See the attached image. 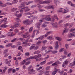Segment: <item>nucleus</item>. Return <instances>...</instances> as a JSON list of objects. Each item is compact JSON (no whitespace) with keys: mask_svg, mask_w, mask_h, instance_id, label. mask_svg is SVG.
Returning a JSON list of instances; mask_svg holds the SVG:
<instances>
[{"mask_svg":"<svg viewBox=\"0 0 75 75\" xmlns=\"http://www.w3.org/2000/svg\"><path fill=\"white\" fill-rule=\"evenodd\" d=\"M46 60L43 61L40 63V65H44V64L46 63Z\"/></svg>","mask_w":75,"mask_h":75,"instance_id":"obj_10","label":"nucleus"},{"mask_svg":"<svg viewBox=\"0 0 75 75\" xmlns=\"http://www.w3.org/2000/svg\"><path fill=\"white\" fill-rule=\"evenodd\" d=\"M9 33V34H7V36H9V37H12V36H14L16 35V33L14 34H13V32H11V31H10L8 32Z\"/></svg>","mask_w":75,"mask_h":75,"instance_id":"obj_2","label":"nucleus"},{"mask_svg":"<svg viewBox=\"0 0 75 75\" xmlns=\"http://www.w3.org/2000/svg\"><path fill=\"white\" fill-rule=\"evenodd\" d=\"M44 3H46V4H50V1H44Z\"/></svg>","mask_w":75,"mask_h":75,"instance_id":"obj_25","label":"nucleus"},{"mask_svg":"<svg viewBox=\"0 0 75 75\" xmlns=\"http://www.w3.org/2000/svg\"><path fill=\"white\" fill-rule=\"evenodd\" d=\"M18 49L19 50H20V51H22L23 52V49L22 48V46H19L18 47Z\"/></svg>","mask_w":75,"mask_h":75,"instance_id":"obj_15","label":"nucleus"},{"mask_svg":"<svg viewBox=\"0 0 75 75\" xmlns=\"http://www.w3.org/2000/svg\"><path fill=\"white\" fill-rule=\"evenodd\" d=\"M7 18L4 19H3V21H4V23H6V21H7Z\"/></svg>","mask_w":75,"mask_h":75,"instance_id":"obj_49","label":"nucleus"},{"mask_svg":"<svg viewBox=\"0 0 75 75\" xmlns=\"http://www.w3.org/2000/svg\"><path fill=\"white\" fill-rule=\"evenodd\" d=\"M54 25L55 28H57V27H58V24H57V23H54Z\"/></svg>","mask_w":75,"mask_h":75,"instance_id":"obj_27","label":"nucleus"},{"mask_svg":"<svg viewBox=\"0 0 75 75\" xmlns=\"http://www.w3.org/2000/svg\"><path fill=\"white\" fill-rule=\"evenodd\" d=\"M68 29H67V28H64L63 32V34L64 33H65L68 32Z\"/></svg>","mask_w":75,"mask_h":75,"instance_id":"obj_13","label":"nucleus"},{"mask_svg":"<svg viewBox=\"0 0 75 75\" xmlns=\"http://www.w3.org/2000/svg\"><path fill=\"white\" fill-rule=\"evenodd\" d=\"M42 23L41 22H39L36 25H38L37 27L39 30H40V25H41Z\"/></svg>","mask_w":75,"mask_h":75,"instance_id":"obj_8","label":"nucleus"},{"mask_svg":"<svg viewBox=\"0 0 75 75\" xmlns=\"http://www.w3.org/2000/svg\"><path fill=\"white\" fill-rule=\"evenodd\" d=\"M46 20L48 21H51V18L50 17L47 18H46Z\"/></svg>","mask_w":75,"mask_h":75,"instance_id":"obj_62","label":"nucleus"},{"mask_svg":"<svg viewBox=\"0 0 75 75\" xmlns=\"http://www.w3.org/2000/svg\"><path fill=\"white\" fill-rule=\"evenodd\" d=\"M45 52L46 54H48V53H49L50 52H52V50H49L48 51L47 50H45Z\"/></svg>","mask_w":75,"mask_h":75,"instance_id":"obj_40","label":"nucleus"},{"mask_svg":"<svg viewBox=\"0 0 75 75\" xmlns=\"http://www.w3.org/2000/svg\"><path fill=\"white\" fill-rule=\"evenodd\" d=\"M28 19L26 20L23 21V23L24 24H26L27 25H28Z\"/></svg>","mask_w":75,"mask_h":75,"instance_id":"obj_9","label":"nucleus"},{"mask_svg":"<svg viewBox=\"0 0 75 75\" xmlns=\"http://www.w3.org/2000/svg\"><path fill=\"white\" fill-rule=\"evenodd\" d=\"M12 71V69L11 68V69H9L8 70V74H9V73H10V72H11Z\"/></svg>","mask_w":75,"mask_h":75,"instance_id":"obj_43","label":"nucleus"},{"mask_svg":"<svg viewBox=\"0 0 75 75\" xmlns=\"http://www.w3.org/2000/svg\"><path fill=\"white\" fill-rule=\"evenodd\" d=\"M30 55V53L29 52L26 53L25 54V55L26 56H28Z\"/></svg>","mask_w":75,"mask_h":75,"instance_id":"obj_55","label":"nucleus"},{"mask_svg":"<svg viewBox=\"0 0 75 75\" xmlns=\"http://www.w3.org/2000/svg\"><path fill=\"white\" fill-rule=\"evenodd\" d=\"M37 30H36V31L35 30H34L33 31V34L32 35V37H34V35H35V33L36 32H37Z\"/></svg>","mask_w":75,"mask_h":75,"instance_id":"obj_17","label":"nucleus"},{"mask_svg":"<svg viewBox=\"0 0 75 75\" xmlns=\"http://www.w3.org/2000/svg\"><path fill=\"white\" fill-rule=\"evenodd\" d=\"M44 73H45V72H44V70H43L41 71L40 74H39V75H42V74H44Z\"/></svg>","mask_w":75,"mask_h":75,"instance_id":"obj_19","label":"nucleus"},{"mask_svg":"<svg viewBox=\"0 0 75 75\" xmlns=\"http://www.w3.org/2000/svg\"><path fill=\"white\" fill-rule=\"evenodd\" d=\"M54 17L55 18L57 19V20H58V18L57 17V16L56 15H54Z\"/></svg>","mask_w":75,"mask_h":75,"instance_id":"obj_48","label":"nucleus"},{"mask_svg":"<svg viewBox=\"0 0 75 75\" xmlns=\"http://www.w3.org/2000/svg\"><path fill=\"white\" fill-rule=\"evenodd\" d=\"M39 11H40V12H42V11H44L45 10L43 9H40L39 10Z\"/></svg>","mask_w":75,"mask_h":75,"instance_id":"obj_60","label":"nucleus"},{"mask_svg":"<svg viewBox=\"0 0 75 75\" xmlns=\"http://www.w3.org/2000/svg\"><path fill=\"white\" fill-rule=\"evenodd\" d=\"M21 5H25V4H27V2H23L21 3Z\"/></svg>","mask_w":75,"mask_h":75,"instance_id":"obj_29","label":"nucleus"},{"mask_svg":"<svg viewBox=\"0 0 75 75\" xmlns=\"http://www.w3.org/2000/svg\"><path fill=\"white\" fill-rule=\"evenodd\" d=\"M36 56H37L38 58H40V57H41V54H39L38 55H36Z\"/></svg>","mask_w":75,"mask_h":75,"instance_id":"obj_59","label":"nucleus"},{"mask_svg":"<svg viewBox=\"0 0 75 75\" xmlns=\"http://www.w3.org/2000/svg\"><path fill=\"white\" fill-rule=\"evenodd\" d=\"M41 69H42V67L41 66L39 68H36V69L37 71H39V70H40Z\"/></svg>","mask_w":75,"mask_h":75,"instance_id":"obj_34","label":"nucleus"},{"mask_svg":"<svg viewBox=\"0 0 75 75\" xmlns=\"http://www.w3.org/2000/svg\"><path fill=\"white\" fill-rule=\"evenodd\" d=\"M11 62V60H10L9 61H7L6 62V64H10V62Z\"/></svg>","mask_w":75,"mask_h":75,"instance_id":"obj_47","label":"nucleus"},{"mask_svg":"<svg viewBox=\"0 0 75 75\" xmlns=\"http://www.w3.org/2000/svg\"><path fill=\"white\" fill-rule=\"evenodd\" d=\"M35 2L36 3H38L39 2L40 4L44 3V1L42 0H35Z\"/></svg>","mask_w":75,"mask_h":75,"instance_id":"obj_3","label":"nucleus"},{"mask_svg":"<svg viewBox=\"0 0 75 75\" xmlns=\"http://www.w3.org/2000/svg\"><path fill=\"white\" fill-rule=\"evenodd\" d=\"M20 23H15L14 27H15V28H17V27H20Z\"/></svg>","mask_w":75,"mask_h":75,"instance_id":"obj_5","label":"nucleus"},{"mask_svg":"<svg viewBox=\"0 0 75 75\" xmlns=\"http://www.w3.org/2000/svg\"><path fill=\"white\" fill-rule=\"evenodd\" d=\"M58 52V51L57 50H54L52 52V54H56Z\"/></svg>","mask_w":75,"mask_h":75,"instance_id":"obj_24","label":"nucleus"},{"mask_svg":"<svg viewBox=\"0 0 75 75\" xmlns=\"http://www.w3.org/2000/svg\"><path fill=\"white\" fill-rule=\"evenodd\" d=\"M6 37V35H3L0 36V38H4Z\"/></svg>","mask_w":75,"mask_h":75,"instance_id":"obj_28","label":"nucleus"},{"mask_svg":"<svg viewBox=\"0 0 75 75\" xmlns=\"http://www.w3.org/2000/svg\"><path fill=\"white\" fill-rule=\"evenodd\" d=\"M58 41H61V38L59 37H57L55 38Z\"/></svg>","mask_w":75,"mask_h":75,"instance_id":"obj_16","label":"nucleus"},{"mask_svg":"<svg viewBox=\"0 0 75 75\" xmlns=\"http://www.w3.org/2000/svg\"><path fill=\"white\" fill-rule=\"evenodd\" d=\"M42 27H47V25H45L44 24H43L42 25Z\"/></svg>","mask_w":75,"mask_h":75,"instance_id":"obj_61","label":"nucleus"},{"mask_svg":"<svg viewBox=\"0 0 75 75\" xmlns=\"http://www.w3.org/2000/svg\"><path fill=\"white\" fill-rule=\"evenodd\" d=\"M74 36V37H75V35L73 33H70L69 34V37H72Z\"/></svg>","mask_w":75,"mask_h":75,"instance_id":"obj_14","label":"nucleus"},{"mask_svg":"<svg viewBox=\"0 0 75 75\" xmlns=\"http://www.w3.org/2000/svg\"><path fill=\"white\" fill-rule=\"evenodd\" d=\"M50 67L48 66H47L46 67V70H48V69H50Z\"/></svg>","mask_w":75,"mask_h":75,"instance_id":"obj_64","label":"nucleus"},{"mask_svg":"<svg viewBox=\"0 0 75 75\" xmlns=\"http://www.w3.org/2000/svg\"><path fill=\"white\" fill-rule=\"evenodd\" d=\"M72 7H75V4H73V3H72L70 5Z\"/></svg>","mask_w":75,"mask_h":75,"instance_id":"obj_53","label":"nucleus"},{"mask_svg":"<svg viewBox=\"0 0 75 75\" xmlns=\"http://www.w3.org/2000/svg\"><path fill=\"white\" fill-rule=\"evenodd\" d=\"M64 49L63 48H61V49L59 50V52H63V51L64 50Z\"/></svg>","mask_w":75,"mask_h":75,"instance_id":"obj_41","label":"nucleus"},{"mask_svg":"<svg viewBox=\"0 0 75 75\" xmlns=\"http://www.w3.org/2000/svg\"><path fill=\"white\" fill-rule=\"evenodd\" d=\"M15 20L17 22H20L21 21L20 19L18 18H16Z\"/></svg>","mask_w":75,"mask_h":75,"instance_id":"obj_20","label":"nucleus"},{"mask_svg":"<svg viewBox=\"0 0 75 75\" xmlns=\"http://www.w3.org/2000/svg\"><path fill=\"white\" fill-rule=\"evenodd\" d=\"M8 52V49H7L5 50L4 51V54H6V53H7V52Z\"/></svg>","mask_w":75,"mask_h":75,"instance_id":"obj_35","label":"nucleus"},{"mask_svg":"<svg viewBox=\"0 0 75 75\" xmlns=\"http://www.w3.org/2000/svg\"><path fill=\"white\" fill-rule=\"evenodd\" d=\"M40 52H41V51H36L34 52V54H40Z\"/></svg>","mask_w":75,"mask_h":75,"instance_id":"obj_18","label":"nucleus"},{"mask_svg":"<svg viewBox=\"0 0 75 75\" xmlns=\"http://www.w3.org/2000/svg\"><path fill=\"white\" fill-rule=\"evenodd\" d=\"M23 38H27V35H23Z\"/></svg>","mask_w":75,"mask_h":75,"instance_id":"obj_54","label":"nucleus"},{"mask_svg":"<svg viewBox=\"0 0 75 75\" xmlns=\"http://www.w3.org/2000/svg\"><path fill=\"white\" fill-rule=\"evenodd\" d=\"M16 39H17L16 38H14L11 41V42H15V41H16Z\"/></svg>","mask_w":75,"mask_h":75,"instance_id":"obj_32","label":"nucleus"},{"mask_svg":"<svg viewBox=\"0 0 75 75\" xmlns=\"http://www.w3.org/2000/svg\"><path fill=\"white\" fill-rule=\"evenodd\" d=\"M33 20H30L29 21L28 19V25H30V24H31L33 23Z\"/></svg>","mask_w":75,"mask_h":75,"instance_id":"obj_12","label":"nucleus"},{"mask_svg":"<svg viewBox=\"0 0 75 75\" xmlns=\"http://www.w3.org/2000/svg\"><path fill=\"white\" fill-rule=\"evenodd\" d=\"M12 45H13L12 43H9L6 46V47H8L11 46Z\"/></svg>","mask_w":75,"mask_h":75,"instance_id":"obj_30","label":"nucleus"},{"mask_svg":"<svg viewBox=\"0 0 75 75\" xmlns=\"http://www.w3.org/2000/svg\"><path fill=\"white\" fill-rule=\"evenodd\" d=\"M14 32L15 33H18V32H19L18 29H15L14 30Z\"/></svg>","mask_w":75,"mask_h":75,"instance_id":"obj_23","label":"nucleus"},{"mask_svg":"<svg viewBox=\"0 0 75 75\" xmlns=\"http://www.w3.org/2000/svg\"><path fill=\"white\" fill-rule=\"evenodd\" d=\"M15 16L18 17H22V14H21L18 15H17V14H15Z\"/></svg>","mask_w":75,"mask_h":75,"instance_id":"obj_22","label":"nucleus"},{"mask_svg":"<svg viewBox=\"0 0 75 75\" xmlns=\"http://www.w3.org/2000/svg\"><path fill=\"white\" fill-rule=\"evenodd\" d=\"M35 47V46H31V47H30V50H31L33 49V48H34Z\"/></svg>","mask_w":75,"mask_h":75,"instance_id":"obj_46","label":"nucleus"},{"mask_svg":"<svg viewBox=\"0 0 75 75\" xmlns=\"http://www.w3.org/2000/svg\"><path fill=\"white\" fill-rule=\"evenodd\" d=\"M31 63V62L30 61H28L27 62H26L25 65H29Z\"/></svg>","mask_w":75,"mask_h":75,"instance_id":"obj_38","label":"nucleus"},{"mask_svg":"<svg viewBox=\"0 0 75 75\" xmlns=\"http://www.w3.org/2000/svg\"><path fill=\"white\" fill-rule=\"evenodd\" d=\"M6 6L7 5H12L13 4V3H10V2H7L6 3Z\"/></svg>","mask_w":75,"mask_h":75,"instance_id":"obj_31","label":"nucleus"},{"mask_svg":"<svg viewBox=\"0 0 75 75\" xmlns=\"http://www.w3.org/2000/svg\"><path fill=\"white\" fill-rule=\"evenodd\" d=\"M7 6V5L5 3L4 4H2L1 6L2 7H6Z\"/></svg>","mask_w":75,"mask_h":75,"instance_id":"obj_37","label":"nucleus"},{"mask_svg":"<svg viewBox=\"0 0 75 75\" xmlns=\"http://www.w3.org/2000/svg\"><path fill=\"white\" fill-rule=\"evenodd\" d=\"M47 39L48 40H53L54 38L52 36L50 35L47 37Z\"/></svg>","mask_w":75,"mask_h":75,"instance_id":"obj_11","label":"nucleus"},{"mask_svg":"<svg viewBox=\"0 0 75 75\" xmlns=\"http://www.w3.org/2000/svg\"><path fill=\"white\" fill-rule=\"evenodd\" d=\"M58 64L57 62H55L53 64H52V66H54V65H57Z\"/></svg>","mask_w":75,"mask_h":75,"instance_id":"obj_52","label":"nucleus"},{"mask_svg":"<svg viewBox=\"0 0 75 75\" xmlns=\"http://www.w3.org/2000/svg\"><path fill=\"white\" fill-rule=\"evenodd\" d=\"M68 64V61L66 60L62 64V67H64L65 66H67Z\"/></svg>","mask_w":75,"mask_h":75,"instance_id":"obj_4","label":"nucleus"},{"mask_svg":"<svg viewBox=\"0 0 75 75\" xmlns=\"http://www.w3.org/2000/svg\"><path fill=\"white\" fill-rule=\"evenodd\" d=\"M6 14H7V13L6 12H3L1 14V15H6Z\"/></svg>","mask_w":75,"mask_h":75,"instance_id":"obj_42","label":"nucleus"},{"mask_svg":"<svg viewBox=\"0 0 75 75\" xmlns=\"http://www.w3.org/2000/svg\"><path fill=\"white\" fill-rule=\"evenodd\" d=\"M4 69L3 70V72H6L7 70V67H4Z\"/></svg>","mask_w":75,"mask_h":75,"instance_id":"obj_39","label":"nucleus"},{"mask_svg":"<svg viewBox=\"0 0 75 75\" xmlns=\"http://www.w3.org/2000/svg\"><path fill=\"white\" fill-rule=\"evenodd\" d=\"M18 35H21L22 34H23V32H21L18 33Z\"/></svg>","mask_w":75,"mask_h":75,"instance_id":"obj_56","label":"nucleus"},{"mask_svg":"<svg viewBox=\"0 0 75 75\" xmlns=\"http://www.w3.org/2000/svg\"><path fill=\"white\" fill-rule=\"evenodd\" d=\"M32 13H30V12H28L25 13V15H31Z\"/></svg>","mask_w":75,"mask_h":75,"instance_id":"obj_21","label":"nucleus"},{"mask_svg":"<svg viewBox=\"0 0 75 75\" xmlns=\"http://www.w3.org/2000/svg\"><path fill=\"white\" fill-rule=\"evenodd\" d=\"M33 69H31L29 70V71L30 72H29V74H32V73H33L34 74H35L37 72L36 71Z\"/></svg>","mask_w":75,"mask_h":75,"instance_id":"obj_6","label":"nucleus"},{"mask_svg":"<svg viewBox=\"0 0 75 75\" xmlns=\"http://www.w3.org/2000/svg\"><path fill=\"white\" fill-rule=\"evenodd\" d=\"M47 57H46L45 58V59H47L49 58V57H50V56L47 55Z\"/></svg>","mask_w":75,"mask_h":75,"instance_id":"obj_57","label":"nucleus"},{"mask_svg":"<svg viewBox=\"0 0 75 75\" xmlns=\"http://www.w3.org/2000/svg\"><path fill=\"white\" fill-rule=\"evenodd\" d=\"M28 59H26L23 60L22 62H21V65H24L25 63L26 62H27V61H28Z\"/></svg>","mask_w":75,"mask_h":75,"instance_id":"obj_7","label":"nucleus"},{"mask_svg":"<svg viewBox=\"0 0 75 75\" xmlns=\"http://www.w3.org/2000/svg\"><path fill=\"white\" fill-rule=\"evenodd\" d=\"M19 40H21V41H24V39L22 38H19Z\"/></svg>","mask_w":75,"mask_h":75,"instance_id":"obj_50","label":"nucleus"},{"mask_svg":"<svg viewBox=\"0 0 75 75\" xmlns=\"http://www.w3.org/2000/svg\"><path fill=\"white\" fill-rule=\"evenodd\" d=\"M17 9V8H13L11 10V11H12V12H14V11H16Z\"/></svg>","mask_w":75,"mask_h":75,"instance_id":"obj_33","label":"nucleus"},{"mask_svg":"<svg viewBox=\"0 0 75 75\" xmlns=\"http://www.w3.org/2000/svg\"><path fill=\"white\" fill-rule=\"evenodd\" d=\"M24 7H25V6L21 5V6H19V8H21Z\"/></svg>","mask_w":75,"mask_h":75,"instance_id":"obj_58","label":"nucleus"},{"mask_svg":"<svg viewBox=\"0 0 75 75\" xmlns=\"http://www.w3.org/2000/svg\"><path fill=\"white\" fill-rule=\"evenodd\" d=\"M34 58H35L34 56V57L31 56L29 57V58L27 59H28V60H29V59H34Z\"/></svg>","mask_w":75,"mask_h":75,"instance_id":"obj_45","label":"nucleus"},{"mask_svg":"<svg viewBox=\"0 0 75 75\" xmlns=\"http://www.w3.org/2000/svg\"><path fill=\"white\" fill-rule=\"evenodd\" d=\"M52 32L51 31L48 32L46 34L47 35H49L50 34H51V33Z\"/></svg>","mask_w":75,"mask_h":75,"instance_id":"obj_44","label":"nucleus"},{"mask_svg":"<svg viewBox=\"0 0 75 75\" xmlns=\"http://www.w3.org/2000/svg\"><path fill=\"white\" fill-rule=\"evenodd\" d=\"M71 55H72V54L71 53H69L67 55V57H70Z\"/></svg>","mask_w":75,"mask_h":75,"instance_id":"obj_63","label":"nucleus"},{"mask_svg":"<svg viewBox=\"0 0 75 75\" xmlns=\"http://www.w3.org/2000/svg\"><path fill=\"white\" fill-rule=\"evenodd\" d=\"M45 8H46V9H51V8H52V9H53L55 8V7L54 5H50L49 6L45 7Z\"/></svg>","mask_w":75,"mask_h":75,"instance_id":"obj_1","label":"nucleus"},{"mask_svg":"<svg viewBox=\"0 0 75 75\" xmlns=\"http://www.w3.org/2000/svg\"><path fill=\"white\" fill-rule=\"evenodd\" d=\"M56 73H57V71H54L52 72V74L53 75H55L56 74Z\"/></svg>","mask_w":75,"mask_h":75,"instance_id":"obj_36","label":"nucleus"},{"mask_svg":"<svg viewBox=\"0 0 75 75\" xmlns=\"http://www.w3.org/2000/svg\"><path fill=\"white\" fill-rule=\"evenodd\" d=\"M72 2L71 1H68L67 2V3L68 4H69V5H71V4H72Z\"/></svg>","mask_w":75,"mask_h":75,"instance_id":"obj_51","label":"nucleus"},{"mask_svg":"<svg viewBox=\"0 0 75 75\" xmlns=\"http://www.w3.org/2000/svg\"><path fill=\"white\" fill-rule=\"evenodd\" d=\"M33 30V27H30L29 30L30 33H31Z\"/></svg>","mask_w":75,"mask_h":75,"instance_id":"obj_26","label":"nucleus"}]
</instances>
